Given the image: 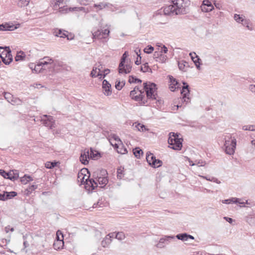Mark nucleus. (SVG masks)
<instances>
[{"label":"nucleus","mask_w":255,"mask_h":255,"mask_svg":"<svg viewBox=\"0 0 255 255\" xmlns=\"http://www.w3.org/2000/svg\"><path fill=\"white\" fill-rule=\"evenodd\" d=\"M86 173H88V170L87 168L82 169L79 172L77 176V181L81 184H85V188L89 192H92L95 189L94 184H96L93 179H89V176H87Z\"/></svg>","instance_id":"f257e3e1"},{"label":"nucleus","mask_w":255,"mask_h":255,"mask_svg":"<svg viewBox=\"0 0 255 255\" xmlns=\"http://www.w3.org/2000/svg\"><path fill=\"white\" fill-rule=\"evenodd\" d=\"M144 92H145V100L147 102L148 105V101L156 100L158 97L157 85L154 83L151 82H144L143 84Z\"/></svg>","instance_id":"f03ea898"},{"label":"nucleus","mask_w":255,"mask_h":255,"mask_svg":"<svg viewBox=\"0 0 255 255\" xmlns=\"http://www.w3.org/2000/svg\"><path fill=\"white\" fill-rule=\"evenodd\" d=\"M179 134L178 133L173 132L169 133L168 139L169 148L175 150H180L182 149L183 138L179 137Z\"/></svg>","instance_id":"7ed1b4c3"},{"label":"nucleus","mask_w":255,"mask_h":255,"mask_svg":"<svg viewBox=\"0 0 255 255\" xmlns=\"http://www.w3.org/2000/svg\"><path fill=\"white\" fill-rule=\"evenodd\" d=\"M183 86L181 90V94L182 95V97L180 98L178 104L176 106L177 109L181 108L182 104H185V105L190 102V98L189 97L190 94L189 86L187 83L185 81H182Z\"/></svg>","instance_id":"20e7f679"},{"label":"nucleus","mask_w":255,"mask_h":255,"mask_svg":"<svg viewBox=\"0 0 255 255\" xmlns=\"http://www.w3.org/2000/svg\"><path fill=\"white\" fill-rule=\"evenodd\" d=\"M110 33L109 27L108 25L101 26L100 29L97 30V40H100L103 43H106L109 40Z\"/></svg>","instance_id":"39448f33"},{"label":"nucleus","mask_w":255,"mask_h":255,"mask_svg":"<svg viewBox=\"0 0 255 255\" xmlns=\"http://www.w3.org/2000/svg\"><path fill=\"white\" fill-rule=\"evenodd\" d=\"M95 150L92 148H90V153L88 149H85L81 151V155L80 157V161L84 165H86L89 163V160L90 158L94 159L96 157V154L94 153Z\"/></svg>","instance_id":"423d86ee"},{"label":"nucleus","mask_w":255,"mask_h":255,"mask_svg":"<svg viewBox=\"0 0 255 255\" xmlns=\"http://www.w3.org/2000/svg\"><path fill=\"white\" fill-rule=\"evenodd\" d=\"M139 94L138 95H135L136 94V91H135V90H133L130 91L129 96L131 99L138 102L140 105L147 106V102L145 99L144 91L142 90H139Z\"/></svg>","instance_id":"0eeeda50"},{"label":"nucleus","mask_w":255,"mask_h":255,"mask_svg":"<svg viewBox=\"0 0 255 255\" xmlns=\"http://www.w3.org/2000/svg\"><path fill=\"white\" fill-rule=\"evenodd\" d=\"M224 146L225 152L226 154L229 155L233 154L236 147V139L234 138L231 141L226 140Z\"/></svg>","instance_id":"6e6552de"},{"label":"nucleus","mask_w":255,"mask_h":255,"mask_svg":"<svg viewBox=\"0 0 255 255\" xmlns=\"http://www.w3.org/2000/svg\"><path fill=\"white\" fill-rule=\"evenodd\" d=\"M65 1L66 0H52L53 8L55 10L59 9L61 13H66L68 11V8L65 5Z\"/></svg>","instance_id":"1a4fd4ad"},{"label":"nucleus","mask_w":255,"mask_h":255,"mask_svg":"<svg viewBox=\"0 0 255 255\" xmlns=\"http://www.w3.org/2000/svg\"><path fill=\"white\" fill-rule=\"evenodd\" d=\"M172 2L174 4L176 10V14H183L185 12V6L184 4V0H174Z\"/></svg>","instance_id":"9d476101"},{"label":"nucleus","mask_w":255,"mask_h":255,"mask_svg":"<svg viewBox=\"0 0 255 255\" xmlns=\"http://www.w3.org/2000/svg\"><path fill=\"white\" fill-rule=\"evenodd\" d=\"M41 121L45 126L51 129L54 127L55 121L52 116L46 115H43L41 117Z\"/></svg>","instance_id":"9b49d317"},{"label":"nucleus","mask_w":255,"mask_h":255,"mask_svg":"<svg viewBox=\"0 0 255 255\" xmlns=\"http://www.w3.org/2000/svg\"><path fill=\"white\" fill-rule=\"evenodd\" d=\"M4 98L8 102L12 105H20L22 104V101L20 99L13 97L9 93H5Z\"/></svg>","instance_id":"f8f14e48"},{"label":"nucleus","mask_w":255,"mask_h":255,"mask_svg":"<svg viewBox=\"0 0 255 255\" xmlns=\"http://www.w3.org/2000/svg\"><path fill=\"white\" fill-rule=\"evenodd\" d=\"M175 238L173 236H164L161 238L158 243L156 244V247L158 248H163L165 247L170 242V240Z\"/></svg>","instance_id":"ddd939ff"},{"label":"nucleus","mask_w":255,"mask_h":255,"mask_svg":"<svg viewBox=\"0 0 255 255\" xmlns=\"http://www.w3.org/2000/svg\"><path fill=\"white\" fill-rule=\"evenodd\" d=\"M102 175L104 176V177L97 176V181L99 182V184L101 185V188L105 187L108 183V179L107 177V172L106 170H103L101 171Z\"/></svg>","instance_id":"4468645a"},{"label":"nucleus","mask_w":255,"mask_h":255,"mask_svg":"<svg viewBox=\"0 0 255 255\" xmlns=\"http://www.w3.org/2000/svg\"><path fill=\"white\" fill-rule=\"evenodd\" d=\"M102 88L104 91L103 93L106 96H109L112 94L111 85L107 80H103Z\"/></svg>","instance_id":"2eb2a0df"},{"label":"nucleus","mask_w":255,"mask_h":255,"mask_svg":"<svg viewBox=\"0 0 255 255\" xmlns=\"http://www.w3.org/2000/svg\"><path fill=\"white\" fill-rule=\"evenodd\" d=\"M201 8L203 11L207 12L212 11L214 9V6L211 1L206 0H203Z\"/></svg>","instance_id":"dca6fc26"},{"label":"nucleus","mask_w":255,"mask_h":255,"mask_svg":"<svg viewBox=\"0 0 255 255\" xmlns=\"http://www.w3.org/2000/svg\"><path fill=\"white\" fill-rule=\"evenodd\" d=\"M56 239H57V242L54 243L53 247L55 249L58 250V249H60L59 247H57V244L58 243H59L60 246H63L64 244L63 235L62 234V233L59 231H58L57 232Z\"/></svg>","instance_id":"f3484780"},{"label":"nucleus","mask_w":255,"mask_h":255,"mask_svg":"<svg viewBox=\"0 0 255 255\" xmlns=\"http://www.w3.org/2000/svg\"><path fill=\"white\" fill-rule=\"evenodd\" d=\"M169 77L170 80L169 82L170 83L169 84V88L171 91L174 92L176 90V89L179 88V84L177 80L174 78L173 76H169Z\"/></svg>","instance_id":"a211bd4d"},{"label":"nucleus","mask_w":255,"mask_h":255,"mask_svg":"<svg viewBox=\"0 0 255 255\" xmlns=\"http://www.w3.org/2000/svg\"><path fill=\"white\" fill-rule=\"evenodd\" d=\"M163 12L165 15H170L172 13L176 14V10L172 2L170 4L164 7Z\"/></svg>","instance_id":"6ab92c4d"},{"label":"nucleus","mask_w":255,"mask_h":255,"mask_svg":"<svg viewBox=\"0 0 255 255\" xmlns=\"http://www.w3.org/2000/svg\"><path fill=\"white\" fill-rule=\"evenodd\" d=\"M176 238L178 240H181L182 241H186L189 239L192 240H194V237L186 233H181L177 234L175 238Z\"/></svg>","instance_id":"aec40b11"},{"label":"nucleus","mask_w":255,"mask_h":255,"mask_svg":"<svg viewBox=\"0 0 255 255\" xmlns=\"http://www.w3.org/2000/svg\"><path fill=\"white\" fill-rule=\"evenodd\" d=\"M0 58L3 63H4L5 65L9 64L12 61V56L11 55V50L9 52H8V54H5L3 56H2V57H1Z\"/></svg>","instance_id":"412c9836"},{"label":"nucleus","mask_w":255,"mask_h":255,"mask_svg":"<svg viewBox=\"0 0 255 255\" xmlns=\"http://www.w3.org/2000/svg\"><path fill=\"white\" fill-rule=\"evenodd\" d=\"M53 60L48 56H45L40 61L41 65L44 66L45 65H50V68L53 67Z\"/></svg>","instance_id":"4be33fe9"},{"label":"nucleus","mask_w":255,"mask_h":255,"mask_svg":"<svg viewBox=\"0 0 255 255\" xmlns=\"http://www.w3.org/2000/svg\"><path fill=\"white\" fill-rule=\"evenodd\" d=\"M240 199L237 198H231L230 199H225L222 201V203L224 204H230L231 203H239L240 205H242L243 207L245 206V203L243 202H240L239 201Z\"/></svg>","instance_id":"5701e85b"},{"label":"nucleus","mask_w":255,"mask_h":255,"mask_svg":"<svg viewBox=\"0 0 255 255\" xmlns=\"http://www.w3.org/2000/svg\"><path fill=\"white\" fill-rule=\"evenodd\" d=\"M99 72L97 74V77H99V79L102 80L110 72V70L109 69H105L103 71H101L100 69H98Z\"/></svg>","instance_id":"b1692460"},{"label":"nucleus","mask_w":255,"mask_h":255,"mask_svg":"<svg viewBox=\"0 0 255 255\" xmlns=\"http://www.w3.org/2000/svg\"><path fill=\"white\" fill-rule=\"evenodd\" d=\"M68 31L65 30H62L61 29H58L54 31V34L56 36L60 37H67L68 39H69L67 35Z\"/></svg>","instance_id":"393cba45"},{"label":"nucleus","mask_w":255,"mask_h":255,"mask_svg":"<svg viewBox=\"0 0 255 255\" xmlns=\"http://www.w3.org/2000/svg\"><path fill=\"white\" fill-rule=\"evenodd\" d=\"M178 65L179 69L183 71H186L185 70V67H189V65L188 62L185 60H181L178 62Z\"/></svg>","instance_id":"a878e982"},{"label":"nucleus","mask_w":255,"mask_h":255,"mask_svg":"<svg viewBox=\"0 0 255 255\" xmlns=\"http://www.w3.org/2000/svg\"><path fill=\"white\" fill-rule=\"evenodd\" d=\"M146 159L147 160V162L151 166V162L152 161H153L156 159L155 156L151 152H147L146 154Z\"/></svg>","instance_id":"bb28decb"},{"label":"nucleus","mask_w":255,"mask_h":255,"mask_svg":"<svg viewBox=\"0 0 255 255\" xmlns=\"http://www.w3.org/2000/svg\"><path fill=\"white\" fill-rule=\"evenodd\" d=\"M133 153L137 158H140L143 155V151L139 147H135L133 149Z\"/></svg>","instance_id":"cd10ccee"},{"label":"nucleus","mask_w":255,"mask_h":255,"mask_svg":"<svg viewBox=\"0 0 255 255\" xmlns=\"http://www.w3.org/2000/svg\"><path fill=\"white\" fill-rule=\"evenodd\" d=\"M25 54L24 53L21 51L17 52L15 57V60L16 61H22L25 59Z\"/></svg>","instance_id":"c85d7f7f"},{"label":"nucleus","mask_w":255,"mask_h":255,"mask_svg":"<svg viewBox=\"0 0 255 255\" xmlns=\"http://www.w3.org/2000/svg\"><path fill=\"white\" fill-rule=\"evenodd\" d=\"M245 16L243 15H240L238 14H235L234 18L235 20L238 23H241L242 24L244 22V20L246 19L244 18Z\"/></svg>","instance_id":"c756f323"},{"label":"nucleus","mask_w":255,"mask_h":255,"mask_svg":"<svg viewBox=\"0 0 255 255\" xmlns=\"http://www.w3.org/2000/svg\"><path fill=\"white\" fill-rule=\"evenodd\" d=\"M162 162L161 160L158 159H155L154 161H152L151 166L153 168H158L162 166Z\"/></svg>","instance_id":"7c9ffc66"},{"label":"nucleus","mask_w":255,"mask_h":255,"mask_svg":"<svg viewBox=\"0 0 255 255\" xmlns=\"http://www.w3.org/2000/svg\"><path fill=\"white\" fill-rule=\"evenodd\" d=\"M128 82L130 83H141L142 81L140 79L131 75L129 76Z\"/></svg>","instance_id":"2f4dec72"},{"label":"nucleus","mask_w":255,"mask_h":255,"mask_svg":"<svg viewBox=\"0 0 255 255\" xmlns=\"http://www.w3.org/2000/svg\"><path fill=\"white\" fill-rule=\"evenodd\" d=\"M10 51V49L8 47H0V57H2L5 54L7 53L8 54V52H9Z\"/></svg>","instance_id":"473e14b6"},{"label":"nucleus","mask_w":255,"mask_h":255,"mask_svg":"<svg viewBox=\"0 0 255 255\" xmlns=\"http://www.w3.org/2000/svg\"><path fill=\"white\" fill-rule=\"evenodd\" d=\"M143 67L141 66L140 68V71L145 73L146 72H152L151 69L149 68L148 65V63L146 62L143 64Z\"/></svg>","instance_id":"72a5a7b5"},{"label":"nucleus","mask_w":255,"mask_h":255,"mask_svg":"<svg viewBox=\"0 0 255 255\" xmlns=\"http://www.w3.org/2000/svg\"><path fill=\"white\" fill-rule=\"evenodd\" d=\"M112 240L110 238H108L107 236L106 237V238L102 241L101 244L102 246L105 248L107 247L111 243Z\"/></svg>","instance_id":"f704fd0d"},{"label":"nucleus","mask_w":255,"mask_h":255,"mask_svg":"<svg viewBox=\"0 0 255 255\" xmlns=\"http://www.w3.org/2000/svg\"><path fill=\"white\" fill-rule=\"evenodd\" d=\"M6 200L14 197L17 195V193L14 191L10 192H5Z\"/></svg>","instance_id":"c9c22d12"},{"label":"nucleus","mask_w":255,"mask_h":255,"mask_svg":"<svg viewBox=\"0 0 255 255\" xmlns=\"http://www.w3.org/2000/svg\"><path fill=\"white\" fill-rule=\"evenodd\" d=\"M125 63H126V62L120 60V62L119 67H118V71H119V73L120 74L123 73V70H124V69H125V68L126 66Z\"/></svg>","instance_id":"e433bc0d"},{"label":"nucleus","mask_w":255,"mask_h":255,"mask_svg":"<svg viewBox=\"0 0 255 255\" xmlns=\"http://www.w3.org/2000/svg\"><path fill=\"white\" fill-rule=\"evenodd\" d=\"M30 2V0H19L18 2V5L19 7H24L27 6Z\"/></svg>","instance_id":"4c0bfd02"},{"label":"nucleus","mask_w":255,"mask_h":255,"mask_svg":"<svg viewBox=\"0 0 255 255\" xmlns=\"http://www.w3.org/2000/svg\"><path fill=\"white\" fill-rule=\"evenodd\" d=\"M117 152L121 154H126L128 153V150L123 144H122L119 147L118 149H117Z\"/></svg>","instance_id":"58836bf2"},{"label":"nucleus","mask_w":255,"mask_h":255,"mask_svg":"<svg viewBox=\"0 0 255 255\" xmlns=\"http://www.w3.org/2000/svg\"><path fill=\"white\" fill-rule=\"evenodd\" d=\"M242 129L244 130L255 131V125L244 126Z\"/></svg>","instance_id":"ea45409f"},{"label":"nucleus","mask_w":255,"mask_h":255,"mask_svg":"<svg viewBox=\"0 0 255 255\" xmlns=\"http://www.w3.org/2000/svg\"><path fill=\"white\" fill-rule=\"evenodd\" d=\"M167 57L166 55L161 54L158 59H156V61L160 63H164L166 61Z\"/></svg>","instance_id":"a19ab883"},{"label":"nucleus","mask_w":255,"mask_h":255,"mask_svg":"<svg viewBox=\"0 0 255 255\" xmlns=\"http://www.w3.org/2000/svg\"><path fill=\"white\" fill-rule=\"evenodd\" d=\"M41 66H43L42 65H41V63L39 61L36 65L35 64L34 68L33 69L34 72L35 73H39L41 70Z\"/></svg>","instance_id":"79ce46f5"},{"label":"nucleus","mask_w":255,"mask_h":255,"mask_svg":"<svg viewBox=\"0 0 255 255\" xmlns=\"http://www.w3.org/2000/svg\"><path fill=\"white\" fill-rule=\"evenodd\" d=\"M116 238L120 241L123 240L125 238V234L122 232H118L116 234Z\"/></svg>","instance_id":"37998d69"},{"label":"nucleus","mask_w":255,"mask_h":255,"mask_svg":"<svg viewBox=\"0 0 255 255\" xmlns=\"http://www.w3.org/2000/svg\"><path fill=\"white\" fill-rule=\"evenodd\" d=\"M154 50V48L151 45L147 46L144 49V52L147 54H150Z\"/></svg>","instance_id":"c03bdc74"},{"label":"nucleus","mask_w":255,"mask_h":255,"mask_svg":"<svg viewBox=\"0 0 255 255\" xmlns=\"http://www.w3.org/2000/svg\"><path fill=\"white\" fill-rule=\"evenodd\" d=\"M196 60H194L193 61L194 63L197 68L199 69L200 68V65H201V63H200L201 59H200V58L199 57V56L198 55H196Z\"/></svg>","instance_id":"a18cd8bd"},{"label":"nucleus","mask_w":255,"mask_h":255,"mask_svg":"<svg viewBox=\"0 0 255 255\" xmlns=\"http://www.w3.org/2000/svg\"><path fill=\"white\" fill-rule=\"evenodd\" d=\"M122 83L123 84H121V82L120 81H117L116 82V84H115V88L118 90H121L125 84V82H124V83L122 82Z\"/></svg>","instance_id":"49530a36"},{"label":"nucleus","mask_w":255,"mask_h":255,"mask_svg":"<svg viewBox=\"0 0 255 255\" xmlns=\"http://www.w3.org/2000/svg\"><path fill=\"white\" fill-rule=\"evenodd\" d=\"M18 26H14V25L5 24V30L12 31L16 29Z\"/></svg>","instance_id":"de8ad7c7"},{"label":"nucleus","mask_w":255,"mask_h":255,"mask_svg":"<svg viewBox=\"0 0 255 255\" xmlns=\"http://www.w3.org/2000/svg\"><path fill=\"white\" fill-rule=\"evenodd\" d=\"M37 188V186L36 185H32L30 186H29L28 188H27V194H31L33 191H34L35 189H36Z\"/></svg>","instance_id":"09e8293b"},{"label":"nucleus","mask_w":255,"mask_h":255,"mask_svg":"<svg viewBox=\"0 0 255 255\" xmlns=\"http://www.w3.org/2000/svg\"><path fill=\"white\" fill-rule=\"evenodd\" d=\"M12 172L13 173V176L9 177V179L11 180H15L18 179L19 177L18 171L17 170L12 171Z\"/></svg>","instance_id":"8fccbe9b"},{"label":"nucleus","mask_w":255,"mask_h":255,"mask_svg":"<svg viewBox=\"0 0 255 255\" xmlns=\"http://www.w3.org/2000/svg\"><path fill=\"white\" fill-rule=\"evenodd\" d=\"M131 66L130 64L126 65L125 69L123 70V73L128 74L130 72L131 70Z\"/></svg>","instance_id":"3c124183"},{"label":"nucleus","mask_w":255,"mask_h":255,"mask_svg":"<svg viewBox=\"0 0 255 255\" xmlns=\"http://www.w3.org/2000/svg\"><path fill=\"white\" fill-rule=\"evenodd\" d=\"M56 164V162H47L45 163V167L48 169H51L55 166Z\"/></svg>","instance_id":"603ef678"},{"label":"nucleus","mask_w":255,"mask_h":255,"mask_svg":"<svg viewBox=\"0 0 255 255\" xmlns=\"http://www.w3.org/2000/svg\"><path fill=\"white\" fill-rule=\"evenodd\" d=\"M0 174L3 176L4 178L9 179V174H8V172H6L4 170L0 169Z\"/></svg>","instance_id":"864d4df0"},{"label":"nucleus","mask_w":255,"mask_h":255,"mask_svg":"<svg viewBox=\"0 0 255 255\" xmlns=\"http://www.w3.org/2000/svg\"><path fill=\"white\" fill-rule=\"evenodd\" d=\"M124 170H122L121 168H118L117 169V177L119 179H122L124 177Z\"/></svg>","instance_id":"5fc2aeb1"},{"label":"nucleus","mask_w":255,"mask_h":255,"mask_svg":"<svg viewBox=\"0 0 255 255\" xmlns=\"http://www.w3.org/2000/svg\"><path fill=\"white\" fill-rule=\"evenodd\" d=\"M247 222L252 225H255V217H250L247 218Z\"/></svg>","instance_id":"6e6d98bb"},{"label":"nucleus","mask_w":255,"mask_h":255,"mask_svg":"<svg viewBox=\"0 0 255 255\" xmlns=\"http://www.w3.org/2000/svg\"><path fill=\"white\" fill-rule=\"evenodd\" d=\"M243 25L246 26L250 30H252V28L250 26V20L249 19L244 20Z\"/></svg>","instance_id":"4d7b16f0"},{"label":"nucleus","mask_w":255,"mask_h":255,"mask_svg":"<svg viewBox=\"0 0 255 255\" xmlns=\"http://www.w3.org/2000/svg\"><path fill=\"white\" fill-rule=\"evenodd\" d=\"M136 127L138 128V130L139 131H144L145 130L146 128L144 125L138 123Z\"/></svg>","instance_id":"13d9d810"},{"label":"nucleus","mask_w":255,"mask_h":255,"mask_svg":"<svg viewBox=\"0 0 255 255\" xmlns=\"http://www.w3.org/2000/svg\"><path fill=\"white\" fill-rule=\"evenodd\" d=\"M92 0H77V1L81 4L87 5Z\"/></svg>","instance_id":"bf43d9fd"},{"label":"nucleus","mask_w":255,"mask_h":255,"mask_svg":"<svg viewBox=\"0 0 255 255\" xmlns=\"http://www.w3.org/2000/svg\"><path fill=\"white\" fill-rule=\"evenodd\" d=\"M107 5V3L106 2L100 3L99 4H97V9L98 8L99 9H102L103 8L105 7Z\"/></svg>","instance_id":"052dcab7"},{"label":"nucleus","mask_w":255,"mask_h":255,"mask_svg":"<svg viewBox=\"0 0 255 255\" xmlns=\"http://www.w3.org/2000/svg\"><path fill=\"white\" fill-rule=\"evenodd\" d=\"M161 54V52L160 51H155L153 54V57L155 60L156 61V59H158L160 55Z\"/></svg>","instance_id":"680f3d73"},{"label":"nucleus","mask_w":255,"mask_h":255,"mask_svg":"<svg viewBox=\"0 0 255 255\" xmlns=\"http://www.w3.org/2000/svg\"><path fill=\"white\" fill-rule=\"evenodd\" d=\"M128 56V52L125 51L124 53L123 54L121 60L126 62V59Z\"/></svg>","instance_id":"e2e57ef3"},{"label":"nucleus","mask_w":255,"mask_h":255,"mask_svg":"<svg viewBox=\"0 0 255 255\" xmlns=\"http://www.w3.org/2000/svg\"><path fill=\"white\" fill-rule=\"evenodd\" d=\"M20 181L23 184H25L27 183V182H28V179H27L26 178V175H25L21 178Z\"/></svg>","instance_id":"0e129e2a"},{"label":"nucleus","mask_w":255,"mask_h":255,"mask_svg":"<svg viewBox=\"0 0 255 255\" xmlns=\"http://www.w3.org/2000/svg\"><path fill=\"white\" fill-rule=\"evenodd\" d=\"M141 57L140 56V54L138 55V57L136 59V60L135 61V64L137 65H138L141 64Z\"/></svg>","instance_id":"69168bd1"},{"label":"nucleus","mask_w":255,"mask_h":255,"mask_svg":"<svg viewBox=\"0 0 255 255\" xmlns=\"http://www.w3.org/2000/svg\"><path fill=\"white\" fill-rule=\"evenodd\" d=\"M168 51V49L165 46V45H163L161 48V50L160 51V52H161V53L162 54V53L165 54V53H167Z\"/></svg>","instance_id":"338daca9"},{"label":"nucleus","mask_w":255,"mask_h":255,"mask_svg":"<svg viewBox=\"0 0 255 255\" xmlns=\"http://www.w3.org/2000/svg\"><path fill=\"white\" fill-rule=\"evenodd\" d=\"M249 89L250 91L255 94V85L251 84L249 86Z\"/></svg>","instance_id":"774afa93"}]
</instances>
